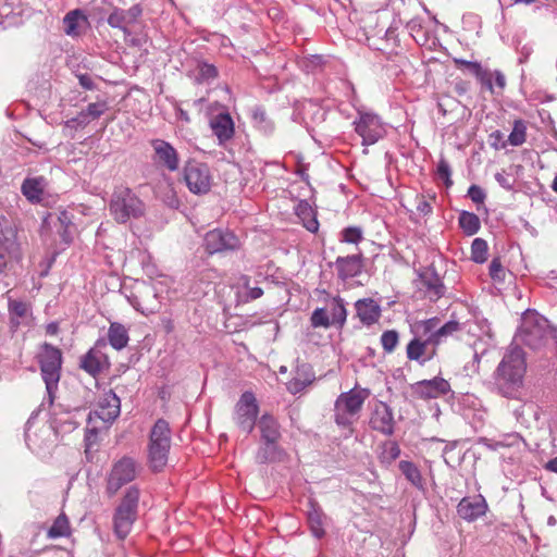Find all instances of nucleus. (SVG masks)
Segmentation results:
<instances>
[{
	"instance_id": "1",
	"label": "nucleus",
	"mask_w": 557,
	"mask_h": 557,
	"mask_svg": "<svg viewBox=\"0 0 557 557\" xmlns=\"http://www.w3.org/2000/svg\"><path fill=\"white\" fill-rule=\"evenodd\" d=\"M525 372L527 361L523 349L518 345H510L494 373L498 393L506 398L518 399Z\"/></svg>"
},
{
	"instance_id": "2",
	"label": "nucleus",
	"mask_w": 557,
	"mask_h": 557,
	"mask_svg": "<svg viewBox=\"0 0 557 557\" xmlns=\"http://www.w3.org/2000/svg\"><path fill=\"white\" fill-rule=\"evenodd\" d=\"M553 341L557 346V327L535 310L528 309L521 315V323L511 345H524L532 350H540Z\"/></svg>"
},
{
	"instance_id": "3",
	"label": "nucleus",
	"mask_w": 557,
	"mask_h": 557,
	"mask_svg": "<svg viewBox=\"0 0 557 557\" xmlns=\"http://www.w3.org/2000/svg\"><path fill=\"white\" fill-rule=\"evenodd\" d=\"M370 396L367 388H351L342 393L334 403V422L339 429L354 432V424L359 420L363 404Z\"/></svg>"
},
{
	"instance_id": "4",
	"label": "nucleus",
	"mask_w": 557,
	"mask_h": 557,
	"mask_svg": "<svg viewBox=\"0 0 557 557\" xmlns=\"http://www.w3.org/2000/svg\"><path fill=\"white\" fill-rule=\"evenodd\" d=\"M39 362L41 377L46 385L47 403L49 406H52L61 377L62 352L54 346L44 344ZM40 406H46V399H44Z\"/></svg>"
},
{
	"instance_id": "5",
	"label": "nucleus",
	"mask_w": 557,
	"mask_h": 557,
	"mask_svg": "<svg viewBox=\"0 0 557 557\" xmlns=\"http://www.w3.org/2000/svg\"><path fill=\"white\" fill-rule=\"evenodd\" d=\"M140 492L135 485L128 487L114 510L113 532L119 540H125L137 519Z\"/></svg>"
},
{
	"instance_id": "6",
	"label": "nucleus",
	"mask_w": 557,
	"mask_h": 557,
	"mask_svg": "<svg viewBox=\"0 0 557 557\" xmlns=\"http://www.w3.org/2000/svg\"><path fill=\"white\" fill-rule=\"evenodd\" d=\"M143 201L126 187L114 190L110 201V212L119 223H126L129 219H136L144 214Z\"/></svg>"
},
{
	"instance_id": "7",
	"label": "nucleus",
	"mask_w": 557,
	"mask_h": 557,
	"mask_svg": "<svg viewBox=\"0 0 557 557\" xmlns=\"http://www.w3.org/2000/svg\"><path fill=\"white\" fill-rule=\"evenodd\" d=\"M170 445L169 423L159 419L151 430L149 443V462L153 471H160L165 467Z\"/></svg>"
},
{
	"instance_id": "8",
	"label": "nucleus",
	"mask_w": 557,
	"mask_h": 557,
	"mask_svg": "<svg viewBox=\"0 0 557 557\" xmlns=\"http://www.w3.org/2000/svg\"><path fill=\"white\" fill-rule=\"evenodd\" d=\"M411 331L414 337L407 345V358L423 364L433 358L437 345L430 335L432 330L428 324H422L421 321L417 322Z\"/></svg>"
},
{
	"instance_id": "9",
	"label": "nucleus",
	"mask_w": 557,
	"mask_h": 557,
	"mask_svg": "<svg viewBox=\"0 0 557 557\" xmlns=\"http://www.w3.org/2000/svg\"><path fill=\"white\" fill-rule=\"evenodd\" d=\"M259 412L257 399L251 392H245L235 405L233 420L236 426L246 434L252 432Z\"/></svg>"
},
{
	"instance_id": "10",
	"label": "nucleus",
	"mask_w": 557,
	"mask_h": 557,
	"mask_svg": "<svg viewBox=\"0 0 557 557\" xmlns=\"http://www.w3.org/2000/svg\"><path fill=\"white\" fill-rule=\"evenodd\" d=\"M137 471L138 466L133 458L125 456L117 460L113 465L107 480L106 490L108 495H115L123 485L135 480Z\"/></svg>"
},
{
	"instance_id": "11",
	"label": "nucleus",
	"mask_w": 557,
	"mask_h": 557,
	"mask_svg": "<svg viewBox=\"0 0 557 557\" xmlns=\"http://www.w3.org/2000/svg\"><path fill=\"white\" fill-rule=\"evenodd\" d=\"M184 181L193 194H207L212 185L210 168L202 162L189 161L184 168Z\"/></svg>"
},
{
	"instance_id": "12",
	"label": "nucleus",
	"mask_w": 557,
	"mask_h": 557,
	"mask_svg": "<svg viewBox=\"0 0 557 557\" xmlns=\"http://www.w3.org/2000/svg\"><path fill=\"white\" fill-rule=\"evenodd\" d=\"M355 129L363 145H373L385 135V128L376 114L361 113L355 121Z\"/></svg>"
},
{
	"instance_id": "13",
	"label": "nucleus",
	"mask_w": 557,
	"mask_h": 557,
	"mask_svg": "<svg viewBox=\"0 0 557 557\" xmlns=\"http://www.w3.org/2000/svg\"><path fill=\"white\" fill-rule=\"evenodd\" d=\"M42 219V232L51 231L60 236L62 242L69 244L67 228L72 224L71 216L64 210L52 209L51 211L37 212Z\"/></svg>"
},
{
	"instance_id": "14",
	"label": "nucleus",
	"mask_w": 557,
	"mask_h": 557,
	"mask_svg": "<svg viewBox=\"0 0 557 557\" xmlns=\"http://www.w3.org/2000/svg\"><path fill=\"white\" fill-rule=\"evenodd\" d=\"M143 10L139 4H135L127 10L114 8L109 14L107 22L113 28L123 32L125 38L131 36L129 27L135 25L141 16Z\"/></svg>"
},
{
	"instance_id": "15",
	"label": "nucleus",
	"mask_w": 557,
	"mask_h": 557,
	"mask_svg": "<svg viewBox=\"0 0 557 557\" xmlns=\"http://www.w3.org/2000/svg\"><path fill=\"white\" fill-rule=\"evenodd\" d=\"M127 300L137 311L144 314L156 312L160 305L157 299L156 288L146 283L140 284L137 293L128 296Z\"/></svg>"
},
{
	"instance_id": "16",
	"label": "nucleus",
	"mask_w": 557,
	"mask_h": 557,
	"mask_svg": "<svg viewBox=\"0 0 557 557\" xmlns=\"http://www.w3.org/2000/svg\"><path fill=\"white\" fill-rule=\"evenodd\" d=\"M203 245L206 250L213 255L224 250H234L238 248L239 242L232 232L216 228L206 234Z\"/></svg>"
},
{
	"instance_id": "17",
	"label": "nucleus",
	"mask_w": 557,
	"mask_h": 557,
	"mask_svg": "<svg viewBox=\"0 0 557 557\" xmlns=\"http://www.w3.org/2000/svg\"><path fill=\"white\" fill-rule=\"evenodd\" d=\"M417 286L431 301L438 300L445 293V286L433 268H426L420 272Z\"/></svg>"
},
{
	"instance_id": "18",
	"label": "nucleus",
	"mask_w": 557,
	"mask_h": 557,
	"mask_svg": "<svg viewBox=\"0 0 557 557\" xmlns=\"http://www.w3.org/2000/svg\"><path fill=\"white\" fill-rule=\"evenodd\" d=\"M150 145L153 149L154 161L169 170L170 172H174L180 166V157L176 149L168 141L163 139H152Z\"/></svg>"
},
{
	"instance_id": "19",
	"label": "nucleus",
	"mask_w": 557,
	"mask_h": 557,
	"mask_svg": "<svg viewBox=\"0 0 557 557\" xmlns=\"http://www.w3.org/2000/svg\"><path fill=\"white\" fill-rule=\"evenodd\" d=\"M370 426L374 431L387 436L394 433V414L392 408L387 404L377 401L374 405V409L370 418Z\"/></svg>"
},
{
	"instance_id": "20",
	"label": "nucleus",
	"mask_w": 557,
	"mask_h": 557,
	"mask_svg": "<svg viewBox=\"0 0 557 557\" xmlns=\"http://www.w3.org/2000/svg\"><path fill=\"white\" fill-rule=\"evenodd\" d=\"M413 392L422 399L438 398L450 392V384L443 377L423 380L413 385Z\"/></svg>"
},
{
	"instance_id": "21",
	"label": "nucleus",
	"mask_w": 557,
	"mask_h": 557,
	"mask_svg": "<svg viewBox=\"0 0 557 557\" xmlns=\"http://www.w3.org/2000/svg\"><path fill=\"white\" fill-rule=\"evenodd\" d=\"M120 398L112 392H106L98 400L94 414L106 423L113 422L120 414Z\"/></svg>"
},
{
	"instance_id": "22",
	"label": "nucleus",
	"mask_w": 557,
	"mask_h": 557,
	"mask_svg": "<svg viewBox=\"0 0 557 557\" xmlns=\"http://www.w3.org/2000/svg\"><path fill=\"white\" fill-rule=\"evenodd\" d=\"M486 509V502L481 495L474 497H465L459 502L457 506V512L459 517L467 521H474L482 517L485 515Z\"/></svg>"
},
{
	"instance_id": "23",
	"label": "nucleus",
	"mask_w": 557,
	"mask_h": 557,
	"mask_svg": "<svg viewBox=\"0 0 557 557\" xmlns=\"http://www.w3.org/2000/svg\"><path fill=\"white\" fill-rule=\"evenodd\" d=\"M357 317L364 325H372L381 318V306L372 298L359 299L355 302Z\"/></svg>"
},
{
	"instance_id": "24",
	"label": "nucleus",
	"mask_w": 557,
	"mask_h": 557,
	"mask_svg": "<svg viewBox=\"0 0 557 557\" xmlns=\"http://www.w3.org/2000/svg\"><path fill=\"white\" fill-rule=\"evenodd\" d=\"M210 127L220 145L228 141L234 136V122L226 112L213 116L210 120Z\"/></svg>"
},
{
	"instance_id": "25",
	"label": "nucleus",
	"mask_w": 557,
	"mask_h": 557,
	"mask_svg": "<svg viewBox=\"0 0 557 557\" xmlns=\"http://www.w3.org/2000/svg\"><path fill=\"white\" fill-rule=\"evenodd\" d=\"M421 322L422 324H428L430 326V330H432L430 332V335L432 336L436 345H440L448 336H451L461 330V325L457 321H448L442 326H438L440 321L436 318L424 320Z\"/></svg>"
},
{
	"instance_id": "26",
	"label": "nucleus",
	"mask_w": 557,
	"mask_h": 557,
	"mask_svg": "<svg viewBox=\"0 0 557 557\" xmlns=\"http://www.w3.org/2000/svg\"><path fill=\"white\" fill-rule=\"evenodd\" d=\"M314 381V373L307 363L298 364L293 379L287 383V389L292 394L302 392L308 385Z\"/></svg>"
},
{
	"instance_id": "27",
	"label": "nucleus",
	"mask_w": 557,
	"mask_h": 557,
	"mask_svg": "<svg viewBox=\"0 0 557 557\" xmlns=\"http://www.w3.org/2000/svg\"><path fill=\"white\" fill-rule=\"evenodd\" d=\"M338 277L343 281L357 276L362 269L361 255L338 257L336 260Z\"/></svg>"
},
{
	"instance_id": "28",
	"label": "nucleus",
	"mask_w": 557,
	"mask_h": 557,
	"mask_svg": "<svg viewBox=\"0 0 557 557\" xmlns=\"http://www.w3.org/2000/svg\"><path fill=\"white\" fill-rule=\"evenodd\" d=\"M107 364V357L98 349L91 348L81 358V368L88 374L98 375Z\"/></svg>"
},
{
	"instance_id": "29",
	"label": "nucleus",
	"mask_w": 557,
	"mask_h": 557,
	"mask_svg": "<svg viewBox=\"0 0 557 557\" xmlns=\"http://www.w3.org/2000/svg\"><path fill=\"white\" fill-rule=\"evenodd\" d=\"M262 442L273 443L281 438L280 424L271 414H262L257 422Z\"/></svg>"
},
{
	"instance_id": "30",
	"label": "nucleus",
	"mask_w": 557,
	"mask_h": 557,
	"mask_svg": "<svg viewBox=\"0 0 557 557\" xmlns=\"http://www.w3.org/2000/svg\"><path fill=\"white\" fill-rule=\"evenodd\" d=\"M307 519L310 530L314 537L322 539L325 534L324 520L325 516L320 506L313 502H309V509L307 511Z\"/></svg>"
},
{
	"instance_id": "31",
	"label": "nucleus",
	"mask_w": 557,
	"mask_h": 557,
	"mask_svg": "<svg viewBox=\"0 0 557 557\" xmlns=\"http://www.w3.org/2000/svg\"><path fill=\"white\" fill-rule=\"evenodd\" d=\"M324 308L327 309L333 326L342 329L347 320V310L344 299L338 296L332 297L327 300Z\"/></svg>"
},
{
	"instance_id": "32",
	"label": "nucleus",
	"mask_w": 557,
	"mask_h": 557,
	"mask_svg": "<svg viewBox=\"0 0 557 557\" xmlns=\"http://www.w3.org/2000/svg\"><path fill=\"white\" fill-rule=\"evenodd\" d=\"M108 341L116 350L125 348L129 341L127 329L119 322H112L108 331Z\"/></svg>"
},
{
	"instance_id": "33",
	"label": "nucleus",
	"mask_w": 557,
	"mask_h": 557,
	"mask_svg": "<svg viewBox=\"0 0 557 557\" xmlns=\"http://www.w3.org/2000/svg\"><path fill=\"white\" fill-rule=\"evenodd\" d=\"M517 422L523 426H529L531 420L537 421L540 418L539 407L534 403H523L513 410Z\"/></svg>"
},
{
	"instance_id": "34",
	"label": "nucleus",
	"mask_w": 557,
	"mask_h": 557,
	"mask_svg": "<svg viewBox=\"0 0 557 557\" xmlns=\"http://www.w3.org/2000/svg\"><path fill=\"white\" fill-rule=\"evenodd\" d=\"M72 529L70 520L64 512L60 513L53 521L52 525L47 530V537L55 540L60 537H70Z\"/></svg>"
},
{
	"instance_id": "35",
	"label": "nucleus",
	"mask_w": 557,
	"mask_h": 557,
	"mask_svg": "<svg viewBox=\"0 0 557 557\" xmlns=\"http://www.w3.org/2000/svg\"><path fill=\"white\" fill-rule=\"evenodd\" d=\"M84 23H86V17L79 10L70 11L63 18L65 34L72 37L78 36Z\"/></svg>"
},
{
	"instance_id": "36",
	"label": "nucleus",
	"mask_w": 557,
	"mask_h": 557,
	"mask_svg": "<svg viewBox=\"0 0 557 557\" xmlns=\"http://www.w3.org/2000/svg\"><path fill=\"white\" fill-rule=\"evenodd\" d=\"M282 456V449L278 447L277 442L268 443L262 442V445L259 447L256 460L259 463H267L280 460Z\"/></svg>"
},
{
	"instance_id": "37",
	"label": "nucleus",
	"mask_w": 557,
	"mask_h": 557,
	"mask_svg": "<svg viewBox=\"0 0 557 557\" xmlns=\"http://www.w3.org/2000/svg\"><path fill=\"white\" fill-rule=\"evenodd\" d=\"M108 110V103L106 101H98L89 103L85 110L81 111L76 121L78 124H88L100 117Z\"/></svg>"
},
{
	"instance_id": "38",
	"label": "nucleus",
	"mask_w": 557,
	"mask_h": 557,
	"mask_svg": "<svg viewBox=\"0 0 557 557\" xmlns=\"http://www.w3.org/2000/svg\"><path fill=\"white\" fill-rule=\"evenodd\" d=\"M399 470L413 486H416L419 490L424 488V482L421 472L413 462L401 460L399 462Z\"/></svg>"
},
{
	"instance_id": "39",
	"label": "nucleus",
	"mask_w": 557,
	"mask_h": 557,
	"mask_svg": "<svg viewBox=\"0 0 557 557\" xmlns=\"http://www.w3.org/2000/svg\"><path fill=\"white\" fill-rule=\"evenodd\" d=\"M297 215L304 220V226L309 232H317L319 227V223L317 219L313 216V211L310 205L306 201H301L297 206Z\"/></svg>"
},
{
	"instance_id": "40",
	"label": "nucleus",
	"mask_w": 557,
	"mask_h": 557,
	"mask_svg": "<svg viewBox=\"0 0 557 557\" xmlns=\"http://www.w3.org/2000/svg\"><path fill=\"white\" fill-rule=\"evenodd\" d=\"M379 459L385 466L392 465L400 455V448L394 441H386L381 445Z\"/></svg>"
},
{
	"instance_id": "41",
	"label": "nucleus",
	"mask_w": 557,
	"mask_h": 557,
	"mask_svg": "<svg viewBox=\"0 0 557 557\" xmlns=\"http://www.w3.org/2000/svg\"><path fill=\"white\" fill-rule=\"evenodd\" d=\"M459 226L467 235L471 236L480 230V220L474 213L463 211L459 215Z\"/></svg>"
},
{
	"instance_id": "42",
	"label": "nucleus",
	"mask_w": 557,
	"mask_h": 557,
	"mask_svg": "<svg viewBox=\"0 0 557 557\" xmlns=\"http://www.w3.org/2000/svg\"><path fill=\"white\" fill-rule=\"evenodd\" d=\"M37 205L50 207L57 202L58 196L50 194L47 189V183L42 177H37Z\"/></svg>"
},
{
	"instance_id": "43",
	"label": "nucleus",
	"mask_w": 557,
	"mask_h": 557,
	"mask_svg": "<svg viewBox=\"0 0 557 557\" xmlns=\"http://www.w3.org/2000/svg\"><path fill=\"white\" fill-rule=\"evenodd\" d=\"M252 122L257 128L265 134H270L274 128L272 121L268 117L265 111L262 108L253 109Z\"/></svg>"
},
{
	"instance_id": "44",
	"label": "nucleus",
	"mask_w": 557,
	"mask_h": 557,
	"mask_svg": "<svg viewBox=\"0 0 557 557\" xmlns=\"http://www.w3.org/2000/svg\"><path fill=\"white\" fill-rule=\"evenodd\" d=\"M487 243L482 238H475L471 245V259L476 263L487 260Z\"/></svg>"
},
{
	"instance_id": "45",
	"label": "nucleus",
	"mask_w": 557,
	"mask_h": 557,
	"mask_svg": "<svg viewBox=\"0 0 557 557\" xmlns=\"http://www.w3.org/2000/svg\"><path fill=\"white\" fill-rule=\"evenodd\" d=\"M10 313H11V322L17 326L20 325L24 318L29 314V308L27 305L21 301H12L10 302Z\"/></svg>"
},
{
	"instance_id": "46",
	"label": "nucleus",
	"mask_w": 557,
	"mask_h": 557,
	"mask_svg": "<svg viewBox=\"0 0 557 557\" xmlns=\"http://www.w3.org/2000/svg\"><path fill=\"white\" fill-rule=\"evenodd\" d=\"M310 322L313 327L329 329L333 326L332 320L327 313L326 308H317L313 310L310 317Z\"/></svg>"
},
{
	"instance_id": "47",
	"label": "nucleus",
	"mask_w": 557,
	"mask_h": 557,
	"mask_svg": "<svg viewBox=\"0 0 557 557\" xmlns=\"http://www.w3.org/2000/svg\"><path fill=\"white\" fill-rule=\"evenodd\" d=\"M399 343V334L395 330L384 331L381 335V344L385 352L391 354Z\"/></svg>"
},
{
	"instance_id": "48",
	"label": "nucleus",
	"mask_w": 557,
	"mask_h": 557,
	"mask_svg": "<svg viewBox=\"0 0 557 557\" xmlns=\"http://www.w3.org/2000/svg\"><path fill=\"white\" fill-rule=\"evenodd\" d=\"M363 239V231L359 226H348L341 232V240L347 244H359Z\"/></svg>"
},
{
	"instance_id": "49",
	"label": "nucleus",
	"mask_w": 557,
	"mask_h": 557,
	"mask_svg": "<svg viewBox=\"0 0 557 557\" xmlns=\"http://www.w3.org/2000/svg\"><path fill=\"white\" fill-rule=\"evenodd\" d=\"M525 125L522 121H516L509 134L508 141L512 146H520L525 141Z\"/></svg>"
},
{
	"instance_id": "50",
	"label": "nucleus",
	"mask_w": 557,
	"mask_h": 557,
	"mask_svg": "<svg viewBox=\"0 0 557 557\" xmlns=\"http://www.w3.org/2000/svg\"><path fill=\"white\" fill-rule=\"evenodd\" d=\"M490 276L494 282L503 283L506 278V269L499 258H494L490 263Z\"/></svg>"
},
{
	"instance_id": "51",
	"label": "nucleus",
	"mask_w": 557,
	"mask_h": 557,
	"mask_svg": "<svg viewBox=\"0 0 557 557\" xmlns=\"http://www.w3.org/2000/svg\"><path fill=\"white\" fill-rule=\"evenodd\" d=\"M498 442H500L502 447H516L524 444L522 436L516 432L500 435Z\"/></svg>"
},
{
	"instance_id": "52",
	"label": "nucleus",
	"mask_w": 557,
	"mask_h": 557,
	"mask_svg": "<svg viewBox=\"0 0 557 557\" xmlns=\"http://www.w3.org/2000/svg\"><path fill=\"white\" fill-rule=\"evenodd\" d=\"M437 175L441 180L444 181L446 187H449L453 185V181L450 178L451 170L448 164V162L444 159L440 160L437 164Z\"/></svg>"
},
{
	"instance_id": "53",
	"label": "nucleus",
	"mask_w": 557,
	"mask_h": 557,
	"mask_svg": "<svg viewBox=\"0 0 557 557\" xmlns=\"http://www.w3.org/2000/svg\"><path fill=\"white\" fill-rule=\"evenodd\" d=\"M218 76L216 67L212 64L202 63L199 65V78L209 82Z\"/></svg>"
},
{
	"instance_id": "54",
	"label": "nucleus",
	"mask_w": 557,
	"mask_h": 557,
	"mask_svg": "<svg viewBox=\"0 0 557 557\" xmlns=\"http://www.w3.org/2000/svg\"><path fill=\"white\" fill-rule=\"evenodd\" d=\"M468 196L475 203H483L486 197L484 190L478 185H471L469 187Z\"/></svg>"
},
{
	"instance_id": "55",
	"label": "nucleus",
	"mask_w": 557,
	"mask_h": 557,
	"mask_svg": "<svg viewBox=\"0 0 557 557\" xmlns=\"http://www.w3.org/2000/svg\"><path fill=\"white\" fill-rule=\"evenodd\" d=\"M22 193L30 203H35V180L26 178L22 185Z\"/></svg>"
},
{
	"instance_id": "56",
	"label": "nucleus",
	"mask_w": 557,
	"mask_h": 557,
	"mask_svg": "<svg viewBox=\"0 0 557 557\" xmlns=\"http://www.w3.org/2000/svg\"><path fill=\"white\" fill-rule=\"evenodd\" d=\"M480 83L493 92V72L481 69L475 75Z\"/></svg>"
},
{
	"instance_id": "57",
	"label": "nucleus",
	"mask_w": 557,
	"mask_h": 557,
	"mask_svg": "<svg viewBox=\"0 0 557 557\" xmlns=\"http://www.w3.org/2000/svg\"><path fill=\"white\" fill-rule=\"evenodd\" d=\"M416 209L422 215H428L432 212V206L430 200H428L424 196H417L416 198Z\"/></svg>"
},
{
	"instance_id": "58",
	"label": "nucleus",
	"mask_w": 557,
	"mask_h": 557,
	"mask_svg": "<svg viewBox=\"0 0 557 557\" xmlns=\"http://www.w3.org/2000/svg\"><path fill=\"white\" fill-rule=\"evenodd\" d=\"M455 63L459 66V67H465L467 70H469L472 74L476 75L478 72L481 71L482 66L480 63L478 62H472V61H467V60H461V59H456L455 60Z\"/></svg>"
},
{
	"instance_id": "59",
	"label": "nucleus",
	"mask_w": 557,
	"mask_h": 557,
	"mask_svg": "<svg viewBox=\"0 0 557 557\" xmlns=\"http://www.w3.org/2000/svg\"><path fill=\"white\" fill-rule=\"evenodd\" d=\"M496 182L505 189L510 190L512 188V182L510 177L504 172H498L495 174Z\"/></svg>"
},
{
	"instance_id": "60",
	"label": "nucleus",
	"mask_w": 557,
	"mask_h": 557,
	"mask_svg": "<svg viewBox=\"0 0 557 557\" xmlns=\"http://www.w3.org/2000/svg\"><path fill=\"white\" fill-rule=\"evenodd\" d=\"M77 78L83 88L87 90H91L95 88V82L89 74H79L77 75Z\"/></svg>"
},
{
	"instance_id": "61",
	"label": "nucleus",
	"mask_w": 557,
	"mask_h": 557,
	"mask_svg": "<svg viewBox=\"0 0 557 557\" xmlns=\"http://www.w3.org/2000/svg\"><path fill=\"white\" fill-rule=\"evenodd\" d=\"M493 79H494L493 85L495 84L500 90L505 88L506 78L502 72H499V71L493 72Z\"/></svg>"
},
{
	"instance_id": "62",
	"label": "nucleus",
	"mask_w": 557,
	"mask_h": 557,
	"mask_svg": "<svg viewBox=\"0 0 557 557\" xmlns=\"http://www.w3.org/2000/svg\"><path fill=\"white\" fill-rule=\"evenodd\" d=\"M248 292H247V299L248 300H255L260 298L263 295V290L260 287H249L246 285Z\"/></svg>"
},
{
	"instance_id": "63",
	"label": "nucleus",
	"mask_w": 557,
	"mask_h": 557,
	"mask_svg": "<svg viewBox=\"0 0 557 557\" xmlns=\"http://www.w3.org/2000/svg\"><path fill=\"white\" fill-rule=\"evenodd\" d=\"M33 417L34 414H30V417L28 418L26 424H25V431H24V437H25V444L28 448H30V429H32V420H33Z\"/></svg>"
},
{
	"instance_id": "64",
	"label": "nucleus",
	"mask_w": 557,
	"mask_h": 557,
	"mask_svg": "<svg viewBox=\"0 0 557 557\" xmlns=\"http://www.w3.org/2000/svg\"><path fill=\"white\" fill-rule=\"evenodd\" d=\"M482 442L491 450H497L502 447L500 442H498V440L484 438Z\"/></svg>"
}]
</instances>
